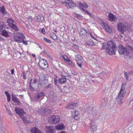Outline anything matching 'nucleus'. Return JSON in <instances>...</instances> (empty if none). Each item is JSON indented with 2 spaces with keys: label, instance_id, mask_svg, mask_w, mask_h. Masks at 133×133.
Wrapping results in <instances>:
<instances>
[{
  "label": "nucleus",
  "instance_id": "obj_1",
  "mask_svg": "<svg viewBox=\"0 0 133 133\" xmlns=\"http://www.w3.org/2000/svg\"><path fill=\"white\" fill-rule=\"evenodd\" d=\"M102 44L101 50H106V52L110 55L115 54V49L116 48V45L114 42L110 41H108L107 43H103Z\"/></svg>",
  "mask_w": 133,
  "mask_h": 133
},
{
  "label": "nucleus",
  "instance_id": "obj_2",
  "mask_svg": "<svg viewBox=\"0 0 133 133\" xmlns=\"http://www.w3.org/2000/svg\"><path fill=\"white\" fill-rule=\"evenodd\" d=\"M125 85V83L123 82L122 83L120 91L116 98L117 103L119 105H121L123 102L122 99L125 94V92H124Z\"/></svg>",
  "mask_w": 133,
  "mask_h": 133
},
{
  "label": "nucleus",
  "instance_id": "obj_3",
  "mask_svg": "<svg viewBox=\"0 0 133 133\" xmlns=\"http://www.w3.org/2000/svg\"><path fill=\"white\" fill-rule=\"evenodd\" d=\"M25 36L22 34L20 33H17L14 37V40L15 41L18 43L22 42L23 39H25Z\"/></svg>",
  "mask_w": 133,
  "mask_h": 133
},
{
  "label": "nucleus",
  "instance_id": "obj_4",
  "mask_svg": "<svg viewBox=\"0 0 133 133\" xmlns=\"http://www.w3.org/2000/svg\"><path fill=\"white\" fill-rule=\"evenodd\" d=\"M60 119L58 116L53 115L49 117L48 121L51 124H56L59 122Z\"/></svg>",
  "mask_w": 133,
  "mask_h": 133
},
{
  "label": "nucleus",
  "instance_id": "obj_5",
  "mask_svg": "<svg viewBox=\"0 0 133 133\" xmlns=\"http://www.w3.org/2000/svg\"><path fill=\"white\" fill-rule=\"evenodd\" d=\"M79 34L80 37L84 39L87 38L89 36V33L84 28L80 29Z\"/></svg>",
  "mask_w": 133,
  "mask_h": 133
},
{
  "label": "nucleus",
  "instance_id": "obj_6",
  "mask_svg": "<svg viewBox=\"0 0 133 133\" xmlns=\"http://www.w3.org/2000/svg\"><path fill=\"white\" fill-rule=\"evenodd\" d=\"M118 51L119 54L121 55L123 54L125 55H127L130 52H128L127 49L122 45H119L118 46Z\"/></svg>",
  "mask_w": 133,
  "mask_h": 133
},
{
  "label": "nucleus",
  "instance_id": "obj_7",
  "mask_svg": "<svg viewBox=\"0 0 133 133\" xmlns=\"http://www.w3.org/2000/svg\"><path fill=\"white\" fill-rule=\"evenodd\" d=\"M51 112V110L46 108H41L39 111V113L42 115L45 116L49 114Z\"/></svg>",
  "mask_w": 133,
  "mask_h": 133
},
{
  "label": "nucleus",
  "instance_id": "obj_8",
  "mask_svg": "<svg viewBox=\"0 0 133 133\" xmlns=\"http://www.w3.org/2000/svg\"><path fill=\"white\" fill-rule=\"evenodd\" d=\"M62 75V78H60L58 81L59 84H64L66 81V77L67 76V74H66L65 72L63 71L61 72Z\"/></svg>",
  "mask_w": 133,
  "mask_h": 133
},
{
  "label": "nucleus",
  "instance_id": "obj_9",
  "mask_svg": "<svg viewBox=\"0 0 133 133\" xmlns=\"http://www.w3.org/2000/svg\"><path fill=\"white\" fill-rule=\"evenodd\" d=\"M75 57L77 64L79 67L81 68L82 64L83 61V57L80 55H76Z\"/></svg>",
  "mask_w": 133,
  "mask_h": 133
},
{
  "label": "nucleus",
  "instance_id": "obj_10",
  "mask_svg": "<svg viewBox=\"0 0 133 133\" xmlns=\"http://www.w3.org/2000/svg\"><path fill=\"white\" fill-rule=\"evenodd\" d=\"M38 65L41 68L43 69L45 68L48 66L46 61L42 59L39 61Z\"/></svg>",
  "mask_w": 133,
  "mask_h": 133
},
{
  "label": "nucleus",
  "instance_id": "obj_11",
  "mask_svg": "<svg viewBox=\"0 0 133 133\" xmlns=\"http://www.w3.org/2000/svg\"><path fill=\"white\" fill-rule=\"evenodd\" d=\"M117 27L118 30L122 33H123L124 31L125 30L126 28V26L125 24L119 22L118 24Z\"/></svg>",
  "mask_w": 133,
  "mask_h": 133
},
{
  "label": "nucleus",
  "instance_id": "obj_12",
  "mask_svg": "<svg viewBox=\"0 0 133 133\" xmlns=\"http://www.w3.org/2000/svg\"><path fill=\"white\" fill-rule=\"evenodd\" d=\"M44 95V93L42 92L37 93L34 96L33 100L34 101H38L40 100V98L43 96Z\"/></svg>",
  "mask_w": 133,
  "mask_h": 133
},
{
  "label": "nucleus",
  "instance_id": "obj_13",
  "mask_svg": "<svg viewBox=\"0 0 133 133\" xmlns=\"http://www.w3.org/2000/svg\"><path fill=\"white\" fill-rule=\"evenodd\" d=\"M66 6L69 8L74 9V7L76 6V5L72 0H70L68 1Z\"/></svg>",
  "mask_w": 133,
  "mask_h": 133
},
{
  "label": "nucleus",
  "instance_id": "obj_14",
  "mask_svg": "<svg viewBox=\"0 0 133 133\" xmlns=\"http://www.w3.org/2000/svg\"><path fill=\"white\" fill-rule=\"evenodd\" d=\"M104 29L105 30V31L109 33H112V29L110 28L109 26L107 24H106L104 22L102 23Z\"/></svg>",
  "mask_w": 133,
  "mask_h": 133
},
{
  "label": "nucleus",
  "instance_id": "obj_15",
  "mask_svg": "<svg viewBox=\"0 0 133 133\" xmlns=\"http://www.w3.org/2000/svg\"><path fill=\"white\" fill-rule=\"evenodd\" d=\"M45 129L46 133H54V128L52 126H45Z\"/></svg>",
  "mask_w": 133,
  "mask_h": 133
},
{
  "label": "nucleus",
  "instance_id": "obj_16",
  "mask_svg": "<svg viewBox=\"0 0 133 133\" xmlns=\"http://www.w3.org/2000/svg\"><path fill=\"white\" fill-rule=\"evenodd\" d=\"M90 129L91 131L94 132L97 130V126L96 123L94 122H91L90 124Z\"/></svg>",
  "mask_w": 133,
  "mask_h": 133
},
{
  "label": "nucleus",
  "instance_id": "obj_17",
  "mask_svg": "<svg viewBox=\"0 0 133 133\" xmlns=\"http://www.w3.org/2000/svg\"><path fill=\"white\" fill-rule=\"evenodd\" d=\"M78 106V103H75L71 102L67 107V108L70 109H73L74 108H76Z\"/></svg>",
  "mask_w": 133,
  "mask_h": 133
},
{
  "label": "nucleus",
  "instance_id": "obj_18",
  "mask_svg": "<svg viewBox=\"0 0 133 133\" xmlns=\"http://www.w3.org/2000/svg\"><path fill=\"white\" fill-rule=\"evenodd\" d=\"M108 19L110 21H114L117 19L115 16L113 14L109 13L108 16Z\"/></svg>",
  "mask_w": 133,
  "mask_h": 133
},
{
  "label": "nucleus",
  "instance_id": "obj_19",
  "mask_svg": "<svg viewBox=\"0 0 133 133\" xmlns=\"http://www.w3.org/2000/svg\"><path fill=\"white\" fill-rule=\"evenodd\" d=\"M15 110L16 113L20 116H22L25 114L24 111L23 110L19 108L17 109L16 108H15Z\"/></svg>",
  "mask_w": 133,
  "mask_h": 133
},
{
  "label": "nucleus",
  "instance_id": "obj_20",
  "mask_svg": "<svg viewBox=\"0 0 133 133\" xmlns=\"http://www.w3.org/2000/svg\"><path fill=\"white\" fill-rule=\"evenodd\" d=\"M31 133H43L36 127L32 128L31 130Z\"/></svg>",
  "mask_w": 133,
  "mask_h": 133
},
{
  "label": "nucleus",
  "instance_id": "obj_21",
  "mask_svg": "<svg viewBox=\"0 0 133 133\" xmlns=\"http://www.w3.org/2000/svg\"><path fill=\"white\" fill-rule=\"evenodd\" d=\"M12 100L14 102H15L17 103V105H19L20 104V100L19 98L15 96H12Z\"/></svg>",
  "mask_w": 133,
  "mask_h": 133
},
{
  "label": "nucleus",
  "instance_id": "obj_22",
  "mask_svg": "<svg viewBox=\"0 0 133 133\" xmlns=\"http://www.w3.org/2000/svg\"><path fill=\"white\" fill-rule=\"evenodd\" d=\"M79 114V112L78 111H74V114H72V116L75 120H77L79 119L78 116Z\"/></svg>",
  "mask_w": 133,
  "mask_h": 133
},
{
  "label": "nucleus",
  "instance_id": "obj_23",
  "mask_svg": "<svg viewBox=\"0 0 133 133\" xmlns=\"http://www.w3.org/2000/svg\"><path fill=\"white\" fill-rule=\"evenodd\" d=\"M0 12L3 15H4L7 14V11L4 5H3L0 7Z\"/></svg>",
  "mask_w": 133,
  "mask_h": 133
},
{
  "label": "nucleus",
  "instance_id": "obj_24",
  "mask_svg": "<svg viewBox=\"0 0 133 133\" xmlns=\"http://www.w3.org/2000/svg\"><path fill=\"white\" fill-rule=\"evenodd\" d=\"M37 21L38 22H42V20L44 19L43 15L42 14L38 15L37 16Z\"/></svg>",
  "mask_w": 133,
  "mask_h": 133
},
{
  "label": "nucleus",
  "instance_id": "obj_25",
  "mask_svg": "<svg viewBox=\"0 0 133 133\" xmlns=\"http://www.w3.org/2000/svg\"><path fill=\"white\" fill-rule=\"evenodd\" d=\"M9 26L11 27L15 31H17L19 30L18 28L17 27L16 25L14 24H9Z\"/></svg>",
  "mask_w": 133,
  "mask_h": 133
},
{
  "label": "nucleus",
  "instance_id": "obj_26",
  "mask_svg": "<svg viewBox=\"0 0 133 133\" xmlns=\"http://www.w3.org/2000/svg\"><path fill=\"white\" fill-rule=\"evenodd\" d=\"M88 104H87L85 106V108L86 109L87 111L89 113H91L92 112L93 110V106L92 105H91V107H89L87 108V107L88 106Z\"/></svg>",
  "mask_w": 133,
  "mask_h": 133
},
{
  "label": "nucleus",
  "instance_id": "obj_27",
  "mask_svg": "<svg viewBox=\"0 0 133 133\" xmlns=\"http://www.w3.org/2000/svg\"><path fill=\"white\" fill-rule=\"evenodd\" d=\"M64 125L63 124H59L55 126V128L57 130H62L63 129Z\"/></svg>",
  "mask_w": 133,
  "mask_h": 133
},
{
  "label": "nucleus",
  "instance_id": "obj_28",
  "mask_svg": "<svg viewBox=\"0 0 133 133\" xmlns=\"http://www.w3.org/2000/svg\"><path fill=\"white\" fill-rule=\"evenodd\" d=\"M2 35L5 37H8L9 36V35L8 34V32L7 31L5 30H2L1 32Z\"/></svg>",
  "mask_w": 133,
  "mask_h": 133
},
{
  "label": "nucleus",
  "instance_id": "obj_29",
  "mask_svg": "<svg viewBox=\"0 0 133 133\" xmlns=\"http://www.w3.org/2000/svg\"><path fill=\"white\" fill-rule=\"evenodd\" d=\"M62 58L63 59L64 61H68L70 64L72 63V62L69 59H68V57L66 56H63Z\"/></svg>",
  "mask_w": 133,
  "mask_h": 133
},
{
  "label": "nucleus",
  "instance_id": "obj_30",
  "mask_svg": "<svg viewBox=\"0 0 133 133\" xmlns=\"http://www.w3.org/2000/svg\"><path fill=\"white\" fill-rule=\"evenodd\" d=\"M5 94L7 97V100L8 102H9L10 101V96L9 94L8 91H5Z\"/></svg>",
  "mask_w": 133,
  "mask_h": 133
},
{
  "label": "nucleus",
  "instance_id": "obj_31",
  "mask_svg": "<svg viewBox=\"0 0 133 133\" xmlns=\"http://www.w3.org/2000/svg\"><path fill=\"white\" fill-rule=\"evenodd\" d=\"M86 44L90 46H94V43L91 40H88L86 41Z\"/></svg>",
  "mask_w": 133,
  "mask_h": 133
},
{
  "label": "nucleus",
  "instance_id": "obj_32",
  "mask_svg": "<svg viewBox=\"0 0 133 133\" xmlns=\"http://www.w3.org/2000/svg\"><path fill=\"white\" fill-rule=\"evenodd\" d=\"M82 11L84 12L85 14H87L90 16H92V14H91L87 10H85L84 9H82Z\"/></svg>",
  "mask_w": 133,
  "mask_h": 133
},
{
  "label": "nucleus",
  "instance_id": "obj_33",
  "mask_svg": "<svg viewBox=\"0 0 133 133\" xmlns=\"http://www.w3.org/2000/svg\"><path fill=\"white\" fill-rule=\"evenodd\" d=\"M92 113L93 116L95 117V118H98V115H97L98 113L97 111H94L92 112Z\"/></svg>",
  "mask_w": 133,
  "mask_h": 133
},
{
  "label": "nucleus",
  "instance_id": "obj_34",
  "mask_svg": "<svg viewBox=\"0 0 133 133\" xmlns=\"http://www.w3.org/2000/svg\"><path fill=\"white\" fill-rule=\"evenodd\" d=\"M37 80L36 79H32L30 80V82L31 84H32V86H33V84H36V82Z\"/></svg>",
  "mask_w": 133,
  "mask_h": 133
},
{
  "label": "nucleus",
  "instance_id": "obj_35",
  "mask_svg": "<svg viewBox=\"0 0 133 133\" xmlns=\"http://www.w3.org/2000/svg\"><path fill=\"white\" fill-rule=\"evenodd\" d=\"M5 28V26L3 24L0 23V32H2L3 29Z\"/></svg>",
  "mask_w": 133,
  "mask_h": 133
},
{
  "label": "nucleus",
  "instance_id": "obj_36",
  "mask_svg": "<svg viewBox=\"0 0 133 133\" xmlns=\"http://www.w3.org/2000/svg\"><path fill=\"white\" fill-rule=\"evenodd\" d=\"M21 118L23 120V121L25 122L26 123H28L29 122V120H28L27 118L24 116H22Z\"/></svg>",
  "mask_w": 133,
  "mask_h": 133
},
{
  "label": "nucleus",
  "instance_id": "obj_37",
  "mask_svg": "<svg viewBox=\"0 0 133 133\" xmlns=\"http://www.w3.org/2000/svg\"><path fill=\"white\" fill-rule=\"evenodd\" d=\"M8 22L10 24H12V23H14V20H12L11 18H8L7 20Z\"/></svg>",
  "mask_w": 133,
  "mask_h": 133
},
{
  "label": "nucleus",
  "instance_id": "obj_38",
  "mask_svg": "<svg viewBox=\"0 0 133 133\" xmlns=\"http://www.w3.org/2000/svg\"><path fill=\"white\" fill-rule=\"evenodd\" d=\"M43 40L45 42L48 43H51V42L50 39L45 37H44L43 39Z\"/></svg>",
  "mask_w": 133,
  "mask_h": 133
},
{
  "label": "nucleus",
  "instance_id": "obj_39",
  "mask_svg": "<svg viewBox=\"0 0 133 133\" xmlns=\"http://www.w3.org/2000/svg\"><path fill=\"white\" fill-rule=\"evenodd\" d=\"M107 99L106 98H104L102 101V102L103 104V105H105L107 103Z\"/></svg>",
  "mask_w": 133,
  "mask_h": 133
},
{
  "label": "nucleus",
  "instance_id": "obj_40",
  "mask_svg": "<svg viewBox=\"0 0 133 133\" xmlns=\"http://www.w3.org/2000/svg\"><path fill=\"white\" fill-rule=\"evenodd\" d=\"M124 74L126 79L128 80L129 78L128 74L127 72H124Z\"/></svg>",
  "mask_w": 133,
  "mask_h": 133
},
{
  "label": "nucleus",
  "instance_id": "obj_41",
  "mask_svg": "<svg viewBox=\"0 0 133 133\" xmlns=\"http://www.w3.org/2000/svg\"><path fill=\"white\" fill-rule=\"evenodd\" d=\"M52 86V84H49L48 85H46L45 87V88L46 89H49Z\"/></svg>",
  "mask_w": 133,
  "mask_h": 133
},
{
  "label": "nucleus",
  "instance_id": "obj_42",
  "mask_svg": "<svg viewBox=\"0 0 133 133\" xmlns=\"http://www.w3.org/2000/svg\"><path fill=\"white\" fill-rule=\"evenodd\" d=\"M127 47L133 53V48L131 46H130L128 45L127 46Z\"/></svg>",
  "mask_w": 133,
  "mask_h": 133
},
{
  "label": "nucleus",
  "instance_id": "obj_43",
  "mask_svg": "<svg viewBox=\"0 0 133 133\" xmlns=\"http://www.w3.org/2000/svg\"><path fill=\"white\" fill-rule=\"evenodd\" d=\"M40 32L43 34H45V29L44 28H42L41 30L40 31Z\"/></svg>",
  "mask_w": 133,
  "mask_h": 133
},
{
  "label": "nucleus",
  "instance_id": "obj_44",
  "mask_svg": "<svg viewBox=\"0 0 133 133\" xmlns=\"http://www.w3.org/2000/svg\"><path fill=\"white\" fill-rule=\"evenodd\" d=\"M83 4H82L81 2H79L78 3V4L79 6V7L81 9V8Z\"/></svg>",
  "mask_w": 133,
  "mask_h": 133
},
{
  "label": "nucleus",
  "instance_id": "obj_45",
  "mask_svg": "<svg viewBox=\"0 0 133 133\" xmlns=\"http://www.w3.org/2000/svg\"><path fill=\"white\" fill-rule=\"evenodd\" d=\"M24 39H23V41H22V42L23 43V44H24L25 45H27L28 44V43H27V41H24Z\"/></svg>",
  "mask_w": 133,
  "mask_h": 133
},
{
  "label": "nucleus",
  "instance_id": "obj_46",
  "mask_svg": "<svg viewBox=\"0 0 133 133\" xmlns=\"http://www.w3.org/2000/svg\"><path fill=\"white\" fill-rule=\"evenodd\" d=\"M32 84H31V83H30L29 84V87L30 88V89L32 90H33L34 89L31 86Z\"/></svg>",
  "mask_w": 133,
  "mask_h": 133
},
{
  "label": "nucleus",
  "instance_id": "obj_47",
  "mask_svg": "<svg viewBox=\"0 0 133 133\" xmlns=\"http://www.w3.org/2000/svg\"><path fill=\"white\" fill-rule=\"evenodd\" d=\"M28 20L30 22H31L32 20V18L31 17L29 16L28 17Z\"/></svg>",
  "mask_w": 133,
  "mask_h": 133
},
{
  "label": "nucleus",
  "instance_id": "obj_48",
  "mask_svg": "<svg viewBox=\"0 0 133 133\" xmlns=\"http://www.w3.org/2000/svg\"><path fill=\"white\" fill-rule=\"evenodd\" d=\"M71 73L73 75H76L77 74V72L75 71H74L73 70L71 71Z\"/></svg>",
  "mask_w": 133,
  "mask_h": 133
},
{
  "label": "nucleus",
  "instance_id": "obj_49",
  "mask_svg": "<svg viewBox=\"0 0 133 133\" xmlns=\"http://www.w3.org/2000/svg\"><path fill=\"white\" fill-rule=\"evenodd\" d=\"M88 7V5L85 3H84V8L86 9Z\"/></svg>",
  "mask_w": 133,
  "mask_h": 133
},
{
  "label": "nucleus",
  "instance_id": "obj_50",
  "mask_svg": "<svg viewBox=\"0 0 133 133\" xmlns=\"http://www.w3.org/2000/svg\"><path fill=\"white\" fill-rule=\"evenodd\" d=\"M67 2L68 1H61V3L62 4H66V5L67 4Z\"/></svg>",
  "mask_w": 133,
  "mask_h": 133
},
{
  "label": "nucleus",
  "instance_id": "obj_51",
  "mask_svg": "<svg viewBox=\"0 0 133 133\" xmlns=\"http://www.w3.org/2000/svg\"><path fill=\"white\" fill-rule=\"evenodd\" d=\"M23 78L24 79H26V74L25 73H24V72H23Z\"/></svg>",
  "mask_w": 133,
  "mask_h": 133
},
{
  "label": "nucleus",
  "instance_id": "obj_52",
  "mask_svg": "<svg viewBox=\"0 0 133 133\" xmlns=\"http://www.w3.org/2000/svg\"><path fill=\"white\" fill-rule=\"evenodd\" d=\"M44 79L43 80H42L43 81V83H44V85H45L46 84H45L44 83H45V82H47V80H46V79H44Z\"/></svg>",
  "mask_w": 133,
  "mask_h": 133
},
{
  "label": "nucleus",
  "instance_id": "obj_53",
  "mask_svg": "<svg viewBox=\"0 0 133 133\" xmlns=\"http://www.w3.org/2000/svg\"><path fill=\"white\" fill-rule=\"evenodd\" d=\"M11 74L12 75H13L14 74V69H12V70H11Z\"/></svg>",
  "mask_w": 133,
  "mask_h": 133
},
{
  "label": "nucleus",
  "instance_id": "obj_54",
  "mask_svg": "<svg viewBox=\"0 0 133 133\" xmlns=\"http://www.w3.org/2000/svg\"><path fill=\"white\" fill-rule=\"evenodd\" d=\"M90 35L91 37V38H92L94 39H95V40H96V39L95 38H94V37L91 34V33H90Z\"/></svg>",
  "mask_w": 133,
  "mask_h": 133
},
{
  "label": "nucleus",
  "instance_id": "obj_55",
  "mask_svg": "<svg viewBox=\"0 0 133 133\" xmlns=\"http://www.w3.org/2000/svg\"><path fill=\"white\" fill-rule=\"evenodd\" d=\"M4 39L3 38H2L0 36V40H1V41H3L4 40Z\"/></svg>",
  "mask_w": 133,
  "mask_h": 133
},
{
  "label": "nucleus",
  "instance_id": "obj_56",
  "mask_svg": "<svg viewBox=\"0 0 133 133\" xmlns=\"http://www.w3.org/2000/svg\"><path fill=\"white\" fill-rule=\"evenodd\" d=\"M84 3H83V4L82 5V8H81V10H82V9H83V8H84Z\"/></svg>",
  "mask_w": 133,
  "mask_h": 133
},
{
  "label": "nucleus",
  "instance_id": "obj_57",
  "mask_svg": "<svg viewBox=\"0 0 133 133\" xmlns=\"http://www.w3.org/2000/svg\"><path fill=\"white\" fill-rule=\"evenodd\" d=\"M131 131L132 132V133H133V128L131 129Z\"/></svg>",
  "mask_w": 133,
  "mask_h": 133
},
{
  "label": "nucleus",
  "instance_id": "obj_58",
  "mask_svg": "<svg viewBox=\"0 0 133 133\" xmlns=\"http://www.w3.org/2000/svg\"><path fill=\"white\" fill-rule=\"evenodd\" d=\"M59 133H65V132L64 131H62L61 132Z\"/></svg>",
  "mask_w": 133,
  "mask_h": 133
},
{
  "label": "nucleus",
  "instance_id": "obj_59",
  "mask_svg": "<svg viewBox=\"0 0 133 133\" xmlns=\"http://www.w3.org/2000/svg\"><path fill=\"white\" fill-rule=\"evenodd\" d=\"M32 56L33 57H35V55L34 54H32Z\"/></svg>",
  "mask_w": 133,
  "mask_h": 133
},
{
  "label": "nucleus",
  "instance_id": "obj_60",
  "mask_svg": "<svg viewBox=\"0 0 133 133\" xmlns=\"http://www.w3.org/2000/svg\"><path fill=\"white\" fill-rule=\"evenodd\" d=\"M43 52L45 54H46V52L45 51H43Z\"/></svg>",
  "mask_w": 133,
  "mask_h": 133
},
{
  "label": "nucleus",
  "instance_id": "obj_61",
  "mask_svg": "<svg viewBox=\"0 0 133 133\" xmlns=\"http://www.w3.org/2000/svg\"><path fill=\"white\" fill-rule=\"evenodd\" d=\"M19 96H20L21 97H22V98H23V96L22 95H19Z\"/></svg>",
  "mask_w": 133,
  "mask_h": 133
},
{
  "label": "nucleus",
  "instance_id": "obj_62",
  "mask_svg": "<svg viewBox=\"0 0 133 133\" xmlns=\"http://www.w3.org/2000/svg\"><path fill=\"white\" fill-rule=\"evenodd\" d=\"M43 77L42 76H40V78H40V79H41V77Z\"/></svg>",
  "mask_w": 133,
  "mask_h": 133
},
{
  "label": "nucleus",
  "instance_id": "obj_63",
  "mask_svg": "<svg viewBox=\"0 0 133 133\" xmlns=\"http://www.w3.org/2000/svg\"><path fill=\"white\" fill-rule=\"evenodd\" d=\"M54 32H57V31H56V30H54Z\"/></svg>",
  "mask_w": 133,
  "mask_h": 133
},
{
  "label": "nucleus",
  "instance_id": "obj_64",
  "mask_svg": "<svg viewBox=\"0 0 133 133\" xmlns=\"http://www.w3.org/2000/svg\"><path fill=\"white\" fill-rule=\"evenodd\" d=\"M111 133H116L115 132H111Z\"/></svg>",
  "mask_w": 133,
  "mask_h": 133
}]
</instances>
